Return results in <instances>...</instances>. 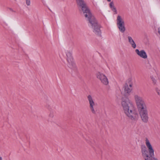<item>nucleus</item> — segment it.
I'll return each mask as SVG.
<instances>
[{
	"label": "nucleus",
	"instance_id": "1",
	"mask_svg": "<svg viewBox=\"0 0 160 160\" xmlns=\"http://www.w3.org/2000/svg\"><path fill=\"white\" fill-rule=\"evenodd\" d=\"M121 105L123 112L126 116L133 121L138 120L139 116L138 112L134 110L132 102L128 99L123 100Z\"/></svg>",
	"mask_w": 160,
	"mask_h": 160
},
{
	"label": "nucleus",
	"instance_id": "2",
	"mask_svg": "<svg viewBox=\"0 0 160 160\" xmlns=\"http://www.w3.org/2000/svg\"><path fill=\"white\" fill-rule=\"evenodd\" d=\"M145 144L141 147V151L142 155L145 160H158L155 157H152L154 156V150L149 141L146 138L145 139Z\"/></svg>",
	"mask_w": 160,
	"mask_h": 160
},
{
	"label": "nucleus",
	"instance_id": "3",
	"mask_svg": "<svg viewBox=\"0 0 160 160\" xmlns=\"http://www.w3.org/2000/svg\"><path fill=\"white\" fill-rule=\"evenodd\" d=\"M89 16L87 15V17H85L87 20L89 21V25L91 26L93 29V32L96 35L100 36L101 32L100 29V26L98 24L94 17L90 13Z\"/></svg>",
	"mask_w": 160,
	"mask_h": 160
},
{
	"label": "nucleus",
	"instance_id": "4",
	"mask_svg": "<svg viewBox=\"0 0 160 160\" xmlns=\"http://www.w3.org/2000/svg\"><path fill=\"white\" fill-rule=\"evenodd\" d=\"M79 10L83 13L85 17L90 15L91 13L84 0H75Z\"/></svg>",
	"mask_w": 160,
	"mask_h": 160
},
{
	"label": "nucleus",
	"instance_id": "5",
	"mask_svg": "<svg viewBox=\"0 0 160 160\" xmlns=\"http://www.w3.org/2000/svg\"><path fill=\"white\" fill-rule=\"evenodd\" d=\"M66 58L67 61V65L68 67L72 69L76 68V64L73 60L72 56V52L69 50L65 51Z\"/></svg>",
	"mask_w": 160,
	"mask_h": 160
},
{
	"label": "nucleus",
	"instance_id": "6",
	"mask_svg": "<svg viewBox=\"0 0 160 160\" xmlns=\"http://www.w3.org/2000/svg\"><path fill=\"white\" fill-rule=\"evenodd\" d=\"M134 98L138 109L146 107L142 98L139 95L137 94L134 95Z\"/></svg>",
	"mask_w": 160,
	"mask_h": 160
},
{
	"label": "nucleus",
	"instance_id": "7",
	"mask_svg": "<svg viewBox=\"0 0 160 160\" xmlns=\"http://www.w3.org/2000/svg\"><path fill=\"white\" fill-rule=\"evenodd\" d=\"M87 98L88 101L89 108L92 113L95 114L96 112L95 108L97 103L91 95H88Z\"/></svg>",
	"mask_w": 160,
	"mask_h": 160
},
{
	"label": "nucleus",
	"instance_id": "8",
	"mask_svg": "<svg viewBox=\"0 0 160 160\" xmlns=\"http://www.w3.org/2000/svg\"><path fill=\"white\" fill-rule=\"evenodd\" d=\"M117 25L119 30L122 32H124L125 31V23L123 18L119 15L117 17Z\"/></svg>",
	"mask_w": 160,
	"mask_h": 160
},
{
	"label": "nucleus",
	"instance_id": "9",
	"mask_svg": "<svg viewBox=\"0 0 160 160\" xmlns=\"http://www.w3.org/2000/svg\"><path fill=\"white\" fill-rule=\"evenodd\" d=\"M97 78L99 79L101 82L105 85H107L109 83L108 80L106 75L100 72H98L96 74Z\"/></svg>",
	"mask_w": 160,
	"mask_h": 160
},
{
	"label": "nucleus",
	"instance_id": "10",
	"mask_svg": "<svg viewBox=\"0 0 160 160\" xmlns=\"http://www.w3.org/2000/svg\"><path fill=\"white\" fill-rule=\"evenodd\" d=\"M142 121L147 122L148 121V116L147 110V107L138 109Z\"/></svg>",
	"mask_w": 160,
	"mask_h": 160
},
{
	"label": "nucleus",
	"instance_id": "11",
	"mask_svg": "<svg viewBox=\"0 0 160 160\" xmlns=\"http://www.w3.org/2000/svg\"><path fill=\"white\" fill-rule=\"evenodd\" d=\"M135 52L137 55L141 58L144 59L147 58V54L144 50L140 51L138 49H136L135 50Z\"/></svg>",
	"mask_w": 160,
	"mask_h": 160
},
{
	"label": "nucleus",
	"instance_id": "12",
	"mask_svg": "<svg viewBox=\"0 0 160 160\" xmlns=\"http://www.w3.org/2000/svg\"><path fill=\"white\" fill-rule=\"evenodd\" d=\"M132 84L130 83L129 85H126L124 87V92L126 93L129 94L132 91Z\"/></svg>",
	"mask_w": 160,
	"mask_h": 160
},
{
	"label": "nucleus",
	"instance_id": "13",
	"mask_svg": "<svg viewBox=\"0 0 160 160\" xmlns=\"http://www.w3.org/2000/svg\"><path fill=\"white\" fill-rule=\"evenodd\" d=\"M128 41L129 43L131 45L132 47L133 48H135L136 47V45L132 37L131 36H128Z\"/></svg>",
	"mask_w": 160,
	"mask_h": 160
},
{
	"label": "nucleus",
	"instance_id": "14",
	"mask_svg": "<svg viewBox=\"0 0 160 160\" xmlns=\"http://www.w3.org/2000/svg\"><path fill=\"white\" fill-rule=\"evenodd\" d=\"M109 6L110 8L112 10L113 12H115V14L117 13V11L114 6V2H111L109 4Z\"/></svg>",
	"mask_w": 160,
	"mask_h": 160
},
{
	"label": "nucleus",
	"instance_id": "15",
	"mask_svg": "<svg viewBox=\"0 0 160 160\" xmlns=\"http://www.w3.org/2000/svg\"><path fill=\"white\" fill-rule=\"evenodd\" d=\"M151 78L153 82V83L154 84H155L156 83V78L153 76H151Z\"/></svg>",
	"mask_w": 160,
	"mask_h": 160
},
{
	"label": "nucleus",
	"instance_id": "16",
	"mask_svg": "<svg viewBox=\"0 0 160 160\" xmlns=\"http://www.w3.org/2000/svg\"><path fill=\"white\" fill-rule=\"evenodd\" d=\"M26 3L28 6H29L31 4L30 0H26Z\"/></svg>",
	"mask_w": 160,
	"mask_h": 160
},
{
	"label": "nucleus",
	"instance_id": "17",
	"mask_svg": "<svg viewBox=\"0 0 160 160\" xmlns=\"http://www.w3.org/2000/svg\"><path fill=\"white\" fill-rule=\"evenodd\" d=\"M156 90L158 95H160V90L156 88Z\"/></svg>",
	"mask_w": 160,
	"mask_h": 160
},
{
	"label": "nucleus",
	"instance_id": "18",
	"mask_svg": "<svg viewBox=\"0 0 160 160\" xmlns=\"http://www.w3.org/2000/svg\"><path fill=\"white\" fill-rule=\"evenodd\" d=\"M158 32L160 34V27L158 28Z\"/></svg>",
	"mask_w": 160,
	"mask_h": 160
},
{
	"label": "nucleus",
	"instance_id": "19",
	"mask_svg": "<svg viewBox=\"0 0 160 160\" xmlns=\"http://www.w3.org/2000/svg\"><path fill=\"white\" fill-rule=\"evenodd\" d=\"M2 160V157H1L0 156V160Z\"/></svg>",
	"mask_w": 160,
	"mask_h": 160
},
{
	"label": "nucleus",
	"instance_id": "20",
	"mask_svg": "<svg viewBox=\"0 0 160 160\" xmlns=\"http://www.w3.org/2000/svg\"><path fill=\"white\" fill-rule=\"evenodd\" d=\"M107 1L108 2H110L111 1V0H107Z\"/></svg>",
	"mask_w": 160,
	"mask_h": 160
},
{
	"label": "nucleus",
	"instance_id": "21",
	"mask_svg": "<svg viewBox=\"0 0 160 160\" xmlns=\"http://www.w3.org/2000/svg\"><path fill=\"white\" fill-rule=\"evenodd\" d=\"M11 11H12V12H14V11H13L12 10H11Z\"/></svg>",
	"mask_w": 160,
	"mask_h": 160
}]
</instances>
